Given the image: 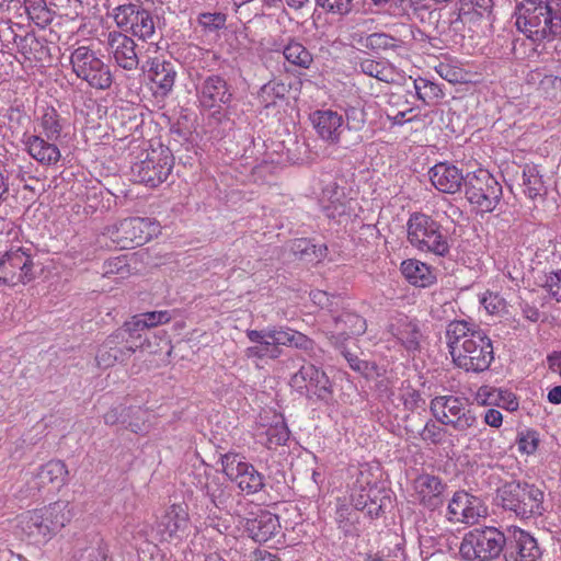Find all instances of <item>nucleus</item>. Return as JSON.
I'll return each instance as SVG.
<instances>
[{
  "label": "nucleus",
  "mask_w": 561,
  "mask_h": 561,
  "mask_svg": "<svg viewBox=\"0 0 561 561\" xmlns=\"http://www.w3.org/2000/svg\"><path fill=\"white\" fill-rule=\"evenodd\" d=\"M178 71L174 62L161 58L150 61L148 77L154 84V95L165 98L173 90Z\"/></svg>",
  "instance_id": "30"
},
{
  "label": "nucleus",
  "mask_w": 561,
  "mask_h": 561,
  "mask_svg": "<svg viewBox=\"0 0 561 561\" xmlns=\"http://www.w3.org/2000/svg\"><path fill=\"white\" fill-rule=\"evenodd\" d=\"M196 95L199 105L211 112V117L218 123L228 121L227 108L233 100V88L221 75H209L201 78L196 84Z\"/></svg>",
  "instance_id": "11"
},
{
  "label": "nucleus",
  "mask_w": 561,
  "mask_h": 561,
  "mask_svg": "<svg viewBox=\"0 0 561 561\" xmlns=\"http://www.w3.org/2000/svg\"><path fill=\"white\" fill-rule=\"evenodd\" d=\"M430 411L440 425L450 427L461 436H467L478 425V417L467 398L445 394L431 400Z\"/></svg>",
  "instance_id": "6"
},
{
  "label": "nucleus",
  "mask_w": 561,
  "mask_h": 561,
  "mask_svg": "<svg viewBox=\"0 0 561 561\" xmlns=\"http://www.w3.org/2000/svg\"><path fill=\"white\" fill-rule=\"evenodd\" d=\"M283 55L287 62L300 69H309L313 64V55L298 39L289 38L283 47Z\"/></svg>",
  "instance_id": "39"
},
{
  "label": "nucleus",
  "mask_w": 561,
  "mask_h": 561,
  "mask_svg": "<svg viewBox=\"0 0 561 561\" xmlns=\"http://www.w3.org/2000/svg\"><path fill=\"white\" fill-rule=\"evenodd\" d=\"M373 486H377L376 484H367L366 486H362L358 491H354L351 495V504L357 511H365L367 507L368 501H370L373 496Z\"/></svg>",
  "instance_id": "61"
},
{
  "label": "nucleus",
  "mask_w": 561,
  "mask_h": 561,
  "mask_svg": "<svg viewBox=\"0 0 561 561\" xmlns=\"http://www.w3.org/2000/svg\"><path fill=\"white\" fill-rule=\"evenodd\" d=\"M484 513L481 499L465 490L456 491L447 506V518L453 523L473 525Z\"/></svg>",
  "instance_id": "21"
},
{
  "label": "nucleus",
  "mask_w": 561,
  "mask_h": 561,
  "mask_svg": "<svg viewBox=\"0 0 561 561\" xmlns=\"http://www.w3.org/2000/svg\"><path fill=\"white\" fill-rule=\"evenodd\" d=\"M174 167L172 151L164 146L142 151L130 165L134 182L148 187H158L169 178Z\"/></svg>",
  "instance_id": "7"
},
{
  "label": "nucleus",
  "mask_w": 561,
  "mask_h": 561,
  "mask_svg": "<svg viewBox=\"0 0 561 561\" xmlns=\"http://www.w3.org/2000/svg\"><path fill=\"white\" fill-rule=\"evenodd\" d=\"M445 436L446 428L438 425L433 420H428L420 432V437L423 442L435 446L442 445L444 443Z\"/></svg>",
  "instance_id": "55"
},
{
  "label": "nucleus",
  "mask_w": 561,
  "mask_h": 561,
  "mask_svg": "<svg viewBox=\"0 0 561 561\" xmlns=\"http://www.w3.org/2000/svg\"><path fill=\"white\" fill-rule=\"evenodd\" d=\"M288 92L289 89L284 82L271 80L260 89L257 99L265 108H268L275 106L278 101H284Z\"/></svg>",
  "instance_id": "45"
},
{
  "label": "nucleus",
  "mask_w": 561,
  "mask_h": 561,
  "mask_svg": "<svg viewBox=\"0 0 561 561\" xmlns=\"http://www.w3.org/2000/svg\"><path fill=\"white\" fill-rule=\"evenodd\" d=\"M259 442L268 449L283 446L289 439V430L284 420H277L270 426L262 425L257 433Z\"/></svg>",
  "instance_id": "36"
},
{
  "label": "nucleus",
  "mask_w": 561,
  "mask_h": 561,
  "mask_svg": "<svg viewBox=\"0 0 561 561\" xmlns=\"http://www.w3.org/2000/svg\"><path fill=\"white\" fill-rule=\"evenodd\" d=\"M317 366L311 363H305L300 368L290 377L289 385L298 393H305L307 383L310 382L314 373H317Z\"/></svg>",
  "instance_id": "54"
},
{
  "label": "nucleus",
  "mask_w": 561,
  "mask_h": 561,
  "mask_svg": "<svg viewBox=\"0 0 561 561\" xmlns=\"http://www.w3.org/2000/svg\"><path fill=\"white\" fill-rule=\"evenodd\" d=\"M141 344L129 343L124 332H114L98 348L95 360L100 368H108L116 363H126Z\"/></svg>",
  "instance_id": "20"
},
{
  "label": "nucleus",
  "mask_w": 561,
  "mask_h": 561,
  "mask_svg": "<svg viewBox=\"0 0 561 561\" xmlns=\"http://www.w3.org/2000/svg\"><path fill=\"white\" fill-rule=\"evenodd\" d=\"M71 518L69 502L57 501L43 508L21 514L18 527L31 543L44 545L59 533Z\"/></svg>",
  "instance_id": "3"
},
{
  "label": "nucleus",
  "mask_w": 561,
  "mask_h": 561,
  "mask_svg": "<svg viewBox=\"0 0 561 561\" xmlns=\"http://www.w3.org/2000/svg\"><path fill=\"white\" fill-rule=\"evenodd\" d=\"M319 330L333 347H342L348 340L363 335L367 330L366 320L358 313L340 309L331 316L319 313Z\"/></svg>",
  "instance_id": "10"
},
{
  "label": "nucleus",
  "mask_w": 561,
  "mask_h": 561,
  "mask_svg": "<svg viewBox=\"0 0 561 561\" xmlns=\"http://www.w3.org/2000/svg\"><path fill=\"white\" fill-rule=\"evenodd\" d=\"M345 115V128L356 131L364 128L366 123V114L362 108L350 107L346 110Z\"/></svg>",
  "instance_id": "60"
},
{
  "label": "nucleus",
  "mask_w": 561,
  "mask_h": 561,
  "mask_svg": "<svg viewBox=\"0 0 561 561\" xmlns=\"http://www.w3.org/2000/svg\"><path fill=\"white\" fill-rule=\"evenodd\" d=\"M480 304L490 313H499L505 308V300L496 293L486 291L480 298Z\"/></svg>",
  "instance_id": "59"
},
{
  "label": "nucleus",
  "mask_w": 561,
  "mask_h": 561,
  "mask_svg": "<svg viewBox=\"0 0 561 561\" xmlns=\"http://www.w3.org/2000/svg\"><path fill=\"white\" fill-rule=\"evenodd\" d=\"M358 43L366 49L374 51L397 50L405 47L403 39L382 32L371 33L360 38Z\"/></svg>",
  "instance_id": "41"
},
{
  "label": "nucleus",
  "mask_w": 561,
  "mask_h": 561,
  "mask_svg": "<svg viewBox=\"0 0 561 561\" xmlns=\"http://www.w3.org/2000/svg\"><path fill=\"white\" fill-rule=\"evenodd\" d=\"M542 549L528 531L513 528L508 531L504 549L505 561H541Z\"/></svg>",
  "instance_id": "18"
},
{
  "label": "nucleus",
  "mask_w": 561,
  "mask_h": 561,
  "mask_svg": "<svg viewBox=\"0 0 561 561\" xmlns=\"http://www.w3.org/2000/svg\"><path fill=\"white\" fill-rule=\"evenodd\" d=\"M318 136L330 145H337L345 129L343 115L332 110H317L310 115Z\"/></svg>",
  "instance_id": "26"
},
{
  "label": "nucleus",
  "mask_w": 561,
  "mask_h": 561,
  "mask_svg": "<svg viewBox=\"0 0 561 561\" xmlns=\"http://www.w3.org/2000/svg\"><path fill=\"white\" fill-rule=\"evenodd\" d=\"M417 503L426 510L436 511L445 501L447 484L439 477L422 473L413 482Z\"/></svg>",
  "instance_id": "23"
},
{
  "label": "nucleus",
  "mask_w": 561,
  "mask_h": 561,
  "mask_svg": "<svg viewBox=\"0 0 561 561\" xmlns=\"http://www.w3.org/2000/svg\"><path fill=\"white\" fill-rule=\"evenodd\" d=\"M306 392L302 393L310 400L316 399L317 401H321L323 403H330L333 398V387L330 381L328 375L317 368V373L310 379V382L307 383Z\"/></svg>",
  "instance_id": "38"
},
{
  "label": "nucleus",
  "mask_w": 561,
  "mask_h": 561,
  "mask_svg": "<svg viewBox=\"0 0 561 561\" xmlns=\"http://www.w3.org/2000/svg\"><path fill=\"white\" fill-rule=\"evenodd\" d=\"M353 199L347 198L344 187L340 186L335 181H330L322 190L321 205L324 215L337 222L342 218L351 217L353 213Z\"/></svg>",
  "instance_id": "24"
},
{
  "label": "nucleus",
  "mask_w": 561,
  "mask_h": 561,
  "mask_svg": "<svg viewBox=\"0 0 561 561\" xmlns=\"http://www.w3.org/2000/svg\"><path fill=\"white\" fill-rule=\"evenodd\" d=\"M334 348L341 353V355L347 362L348 366L354 371H356L365 377H368L375 370V365L373 363H370L368 360L360 359L355 353L351 352L346 347V344L343 345L342 347H334Z\"/></svg>",
  "instance_id": "52"
},
{
  "label": "nucleus",
  "mask_w": 561,
  "mask_h": 561,
  "mask_svg": "<svg viewBox=\"0 0 561 561\" xmlns=\"http://www.w3.org/2000/svg\"><path fill=\"white\" fill-rule=\"evenodd\" d=\"M430 180L434 187L443 193L455 194L465 186L466 175L456 165L439 162L428 171Z\"/></svg>",
  "instance_id": "29"
},
{
  "label": "nucleus",
  "mask_w": 561,
  "mask_h": 561,
  "mask_svg": "<svg viewBox=\"0 0 561 561\" xmlns=\"http://www.w3.org/2000/svg\"><path fill=\"white\" fill-rule=\"evenodd\" d=\"M539 89L551 99L561 94L560 69H558V75H546L539 82Z\"/></svg>",
  "instance_id": "58"
},
{
  "label": "nucleus",
  "mask_w": 561,
  "mask_h": 561,
  "mask_svg": "<svg viewBox=\"0 0 561 561\" xmlns=\"http://www.w3.org/2000/svg\"><path fill=\"white\" fill-rule=\"evenodd\" d=\"M137 44L127 34L112 31L106 36L105 48L115 65L126 71L138 68L139 57L136 51Z\"/></svg>",
  "instance_id": "22"
},
{
  "label": "nucleus",
  "mask_w": 561,
  "mask_h": 561,
  "mask_svg": "<svg viewBox=\"0 0 561 561\" xmlns=\"http://www.w3.org/2000/svg\"><path fill=\"white\" fill-rule=\"evenodd\" d=\"M400 271L404 278L413 286L425 288L436 283L434 270L415 259H409L401 263Z\"/></svg>",
  "instance_id": "33"
},
{
  "label": "nucleus",
  "mask_w": 561,
  "mask_h": 561,
  "mask_svg": "<svg viewBox=\"0 0 561 561\" xmlns=\"http://www.w3.org/2000/svg\"><path fill=\"white\" fill-rule=\"evenodd\" d=\"M538 443L536 432H527L518 438L517 447L522 454L533 455L538 448Z\"/></svg>",
  "instance_id": "64"
},
{
  "label": "nucleus",
  "mask_w": 561,
  "mask_h": 561,
  "mask_svg": "<svg viewBox=\"0 0 561 561\" xmlns=\"http://www.w3.org/2000/svg\"><path fill=\"white\" fill-rule=\"evenodd\" d=\"M72 72L90 88L107 90L113 83V75L110 66L102 56L90 46L80 45L70 54Z\"/></svg>",
  "instance_id": "8"
},
{
  "label": "nucleus",
  "mask_w": 561,
  "mask_h": 561,
  "mask_svg": "<svg viewBox=\"0 0 561 561\" xmlns=\"http://www.w3.org/2000/svg\"><path fill=\"white\" fill-rule=\"evenodd\" d=\"M190 517L186 506L173 504L164 512L157 524L162 540L181 538L188 529Z\"/></svg>",
  "instance_id": "27"
},
{
  "label": "nucleus",
  "mask_w": 561,
  "mask_h": 561,
  "mask_svg": "<svg viewBox=\"0 0 561 561\" xmlns=\"http://www.w3.org/2000/svg\"><path fill=\"white\" fill-rule=\"evenodd\" d=\"M542 288L551 299L561 302V268L545 274Z\"/></svg>",
  "instance_id": "56"
},
{
  "label": "nucleus",
  "mask_w": 561,
  "mask_h": 561,
  "mask_svg": "<svg viewBox=\"0 0 561 561\" xmlns=\"http://www.w3.org/2000/svg\"><path fill=\"white\" fill-rule=\"evenodd\" d=\"M194 514L203 520L206 528H213L221 535L229 530V519L222 517L225 510L216 507L215 504L202 499L194 505Z\"/></svg>",
  "instance_id": "35"
},
{
  "label": "nucleus",
  "mask_w": 561,
  "mask_h": 561,
  "mask_svg": "<svg viewBox=\"0 0 561 561\" xmlns=\"http://www.w3.org/2000/svg\"><path fill=\"white\" fill-rule=\"evenodd\" d=\"M391 503L388 492L379 486H373V496L365 507L367 516L370 518L379 517Z\"/></svg>",
  "instance_id": "50"
},
{
  "label": "nucleus",
  "mask_w": 561,
  "mask_h": 561,
  "mask_svg": "<svg viewBox=\"0 0 561 561\" xmlns=\"http://www.w3.org/2000/svg\"><path fill=\"white\" fill-rule=\"evenodd\" d=\"M416 98L424 105H434L445 96L442 87L426 78L419 77L413 80Z\"/></svg>",
  "instance_id": "43"
},
{
  "label": "nucleus",
  "mask_w": 561,
  "mask_h": 561,
  "mask_svg": "<svg viewBox=\"0 0 561 561\" xmlns=\"http://www.w3.org/2000/svg\"><path fill=\"white\" fill-rule=\"evenodd\" d=\"M501 396V389L489 386H482L478 389L477 400L483 405H493L499 403V397Z\"/></svg>",
  "instance_id": "63"
},
{
  "label": "nucleus",
  "mask_w": 561,
  "mask_h": 561,
  "mask_svg": "<svg viewBox=\"0 0 561 561\" xmlns=\"http://www.w3.org/2000/svg\"><path fill=\"white\" fill-rule=\"evenodd\" d=\"M245 531L255 542H266L280 531V523L277 515L261 511L253 518L247 519Z\"/></svg>",
  "instance_id": "31"
},
{
  "label": "nucleus",
  "mask_w": 561,
  "mask_h": 561,
  "mask_svg": "<svg viewBox=\"0 0 561 561\" xmlns=\"http://www.w3.org/2000/svg\"><path fill=\"white\" fill-rule=\"evenodd\" d=\"M245 335L254 344L244 350V356L248 359H277L282 356V327L262 330L249 329L245 331Z\"/></svg>",
  "instance_id": "17"
},
{
  "label": "nucleus",
  "mask_w": 561,
  "mask_h": 561,
  "mask_svg": "<svg viewBox=\"0 0 561 561\" xmlns=\"http://www.w3.org/2000/svg\"><path fill=\"white\" fill-rule=\"evenodd\" d=\"M407 239L420 252L446 257L450 253V242L443 226L424 213H412L407 221Z\"/></svg>",
  "instance_id": "5"
},
{
  "label": "nucleus",
  "mask_w": 561,
  "mask_h": 561,
  "mask_svg": "<svg viewBox=\"0 0 561 561\" xmlns=\"http://www.w3.org/2000/svg\"><path fill=\"white\" fill-rule=\"evenodd\" d=\"M515 24L533 42L561 37V0H525Z\"/></svg>",
  "instance_id": "2"
},
{
  "label": "nucleus",
  "mask_w": 561,
  "mask_h": 561,
  "mask_svg": "<svg viewBox=\"0 0 561 561\" xmlns=\"http://www.w3.org/2000/svg\"><path fill=\"white\" fill-rule=\"evenodd\" d=\"M104 276L110 277L111 275H118L125 277L129 274V264L126 256H117L108 259L103 264Z\"/></svg>",
  "instance_id": "57"
},
{
  "label": "nucleus",
  "mask_w": 561,
  "mask_h": 561,
  "mask_svg": "<svg viewBox=\"0 0 561 561\" xmlns=\"http://www.w3.org/2000/svg\"><path fill=\"white\" fill-rule=\"evenodd\" d=\"M324 12L346 16L355 10V0H314Z\"/></svg>",
  "instance_id": "53"
},
{
  "label": "nucleus",
  "mask_w": 561,
  "mask_h": 561,
  "mask_svg": "<svg viewBox=\"0 0 561 561\" xmlns=\"http://www.w3.org/2000/svg\"><path fill=\"white\" fill-rule=\"evenodd\" d=\"M506 537L495 527L474 528L465 534L459 553L466 561H492L504 553Z\"/></svg>",
  "instance_id": "9"
},
{
  "label": "nucleus",
  "mask_w": 561,
  "mask_h": 561,
  "mask_svg": "<svg viewBox=\"0 0 561 561\" xmlns=\"http://www.w3.org/2000/svg\"><path fill=\"white\" fill-rule=\"evenodd\" d=\"M283 346H294L305 352L314 351V342L306 334L289 328H282Z\"/></svg>",
  "instance_id": "49"
},
{
  "label": "nucleus",
  "mask_w": 561,
  "mask_h": 561,
  "mask_svg": "<svg viewBox=\"0 0 561 561\" xmlns=\"http://www.w3.org/2000/svg\"><path fill=\"white\" fill-rule=\"evenodd\" d=\"M23 144L27 153L41 165H56L61 159L58 141L49 140L42 135L24 134Z\"/></svg>",
  "instance_id": "28"
},
{
  "label": "nucleus",
  "mask_w": 561,
  "mask_h": 561,
  "mask_svg": "<svg viewBox=\"0 0 561 561\" xmlns=\"http://www.w3.org/2000/svg\"><path fill=\"white\" fill-rule=\"evenodd\" d=\"M110 237L121 249L144 245L160 233V225L149 217L126 218L108 230Z\"/></svg>",
  "instance_id": "13"
},
{
  "label": "nucleus",
  "mask_w": 561,
  "mask_h": 561,
  "mask_svg": "<svg viewBox=\"0 0 561 561\" xmlns=\"http://www.w3.org/2000/svg\"><path fill=\"white\" fill-rule=\"evenodd\" d=\"M150 533V524L133 518L124 525L122 536L126 541L130 542L131 546L138 548L141 543L149 541Z\"/></svg>",
  "instance_id": "44"
},
{
  "label": "nucleus",
  "mask_w": 561,
  "mask_h": 561,
  "mask_svg": "<svg viewBox=\"0 0 561 561\" xmlns=\"http://www.w3.org/2000/svg\"><path fill=\"white\" fill-rule=\"evenodd\" d=\"M67 474L68 470L62 461L50 460L39 468L35 477L34 486L39 489L50 483L62 485Z\"/></svg>",
  "instance_id": "37"
},
{
  "label": "nucleus",
  "mask_w": 561,
  "mask_h": 561,
  "mask_svg": "<svg viewBox=\"0 0 561 561\" xmlns=\"http://www.w3.org/2000/svg\"><path fill=\"white\" fill-rule=\"evenodd\" d=\"M356 67L364 75L376 78L379 81H393V69L389 64L385 61H377L369 58H363L359 59V61L356 64Z\"/></svg>",
  "instance_id": "47"
},
{
  "label": "nucleus",
  "mask_w": 561,
  "mask_h": 561,
  "mask_svg": "<svg viewBox=\"0 0 561 561\" xmlns=\"http://www.w3.org/2000/svg\"><path fill=\"white\" fill-rule=\"evenodd\" d=\"M113 19L118 28L125 34L141 41H150L156 35L157 21L152 13L139 4L127 3L113 9Z\"/></svg>",
  "instance_id": "15"
},
{
  "label": "nucleus",
  "mask_w": 561,
  "mask_h": 561,
  "mask_svg": "<svg viewBox=\"0 0 561 561\" xmlns=\"http://www.w3.org/2000/svg\"><path fill=\"white\" fill-rule=\"evenodd\" d=\"M34 277L33 259L22 248L11 250L0 257V285L26 284Z\"/></svg>",
  "instance_id": "16"
},
{
  "label": "nucleus",
  "mask_w": 561,
  "mask_h": 561,
  "mask_svg": "<svg viewBox=\"0 0 561 561\" xmlns=\"http://www.w3.org/2000/svg\"><path fill=\"white\" fill-rule=\"evenodd\" d=\"M496 499L504 511L520 519L542 516L545 492L541 488L526 481L513 480L497 489Z\"/></svg>",
  "instance_id": "4"
},
{
  "label": "nucleus",
  "mask_w": 561,
  "mask_h": 561,
  "mask_svg": "<svg viewBox=\"0 0 561 561\" xmlns=\"http://www.w3.org/2000/svg\"><path fill=\"white\" fill-rule=\"evenodd\" d=\"M311 301L318 306L322 311L320 313H327L329 316L336 313L340 310V297L336 295H331L324 290H311L310 291Z\"/></svg>",
  "instance_id": "51"
},
{
  "label": "nucleus",
  "mask_w": 561,
  "mask_h": 561,
  "mask_svg": "<svg viewBox=\"0 0 561 561\" xmlns=\"http://www.w3.org/2000/svg\"><path fill=\"white\" fill-rule=\"evenodd\" d=\"M359 512L345 500H337L334 519L337 528L346 537H359L362 533Z\"/></svg>",
  "instance_id": "34"
},
{
  "label": "nucleus",
  "mask_w": 561,
  "mask_h": 561,
  "mask_svg": "<svg viewBox=\"0 0 561 561\" xmlns=\"http://www.w3.org/2000/svg\"><path fill=\"white\" fill-rule=\"evenodd\" d=\"M202 500L215 504L216 507L225 510L226 515L234 512L236 497L233 486L222 480L219 476H207L201 486Z\"/></svg>",
  "instance_id": "25"
},
{
  "label": "nucleus",
  "mask_w": 561,
  "mask_h": 561,
  "mask_svg": "<svg viewBox=\"0 0 561 561\" xmlns=\"http://www.w3.org/2000/svg\"><path fill=\"white\" fill-rule=\"evenodd\" d=\"M523 185L525 194L531 199L546 194V186L537 165H525L523 170Z\"/></svg>",
  "instance_id": "48"
},
{
  "label": "nucleus",
  "mask_w": 561,
  "mask_h": 561,
  "mask_svg": "<svg viewBox=\"0 0 561 561\" xmlns=\"http://www.w3.org/2000/svg\"><path fill=\"white\" fill-rule=\"evenodd\" d=\"M465 196L477 211L492 213L502 198V186L485 169L466 174Z\"/></svg>",
  "instance_id": "12"
},
{
  "label": "nucleus",
  "mask_w": 561,
  "mask_h": 561,
  "mask_svg": "<svg viewBox=\"0 0 561 561\" xmlns=\"http://www.w3.org/2000/svg\"><path fill=\"white\" fill-rule=\"evenodd\" d=\"M199 24L207 31H216L225 26L226 15L222 13H202L198 16Z\"/></svg>",
  "instance_id": "62"
},
{
  "label": "nucleus",
  "mask_w": 561,
  "mask_h": 561,
  "mask_svg": "<svg viewBox=\"0 0 561 561\" xmlns=\"http://www.w3.org/2000/svg\"><path fill=\"white\" fill-rule=\"evenodd\" d=\"M220 463L224 473L234 481L242 493L254 495L265 488V477L256 468L236 453L221 455Z\"/></svg>",
  "instance_id": "14"
},
{
  "label": "nucleus",
  "mask_w": 561,
  "mask_h": 561,
  "mask_svg": "<svg viewBox=\"0 0 561 561\" xmlns=\"http://www.w3.org/2000/svg\"><path fill=\"white\" fill-rule=\"evenodd\" d=\"M387 331L408 353L415 354L421 350L423 333L415 318L396 312L389 318Z\"/></svg>",
  "instance_id": "19"
},
{
  "label": "nucleus",
  "mask_w": 561,
  "mask_h": 561,
  "mask_svg": "<svg viewBox=\"0 0 561 561\" xmlns=\"http://www.w3.org/2000/svg\"><path fill=\"white\" fill-rule=\"evenodd\" d=\"M446 340L453 363L466 373H483L494 359L491 339L473 323L451 321L446 328Z\"/></svg>",
  "instance_id": "1"
},
{
  "label": "nucleus",
  "mask_w": 561,
  "mask_h": 561,
  "mask_svg": "<svg viewBox=\"0 0 561 561\" xmlns=\"http://www.w3.org/2000/svg\"><path fill=\"white\" fill-rule=\"evenodd\" d=\"M23 4L28 18L39 27L49 25L55 16L46 0H23Z\"/></svg>",
  "instance_id": "46"
},
{
  "label": "nucleus",
  "mask_w": 561,
  "mask_h": 561,
  "mask_svg": "<svg viewBox=\"0 0 561 561\" xmlns=\"http://www.w3.org/2000/svg\"><path fill=\"white\" fill-rule=\"evenodd\" d=\"M108 548L100 534L91 533L76 540L73 559L76 561H106Z\"/></svg>",
  "instance_id": "32"
},
{
  "label": "nucleus",
  "mask_w": 561,
  "mask_h": 561,
  "mask_svg": "<svg viewBox=\"0 0 561 561\" xmlns=\"http://www.w3.org/2000/svg\"><path fill=\"white\" fill-rule=\"evenodd\" d=\"M290 251L300 260L313 262L321 261L327 255L328 248L325 244L316 245L310 239L300 238L291 242Z\"/></svg>",
  "instance_id": "42"
},
{
  "label": "nucleus",
  "mask_w": 561,
  "mask_h": 561,
  "mask_svg": "<svg viewBox=\"0 0 561 561\" xmlns=\"http://www.w3.org/2000/svg\"><path fill=\"white\" fill-rule=\"evenodd\" d=\"M64 123L65 119L60 116L57 110L54 107H46L39 118V133L37 135H42V137L53 141H59L64 129Z\"/></svg>",
  "instance_id": "40"
}]
</instances>
